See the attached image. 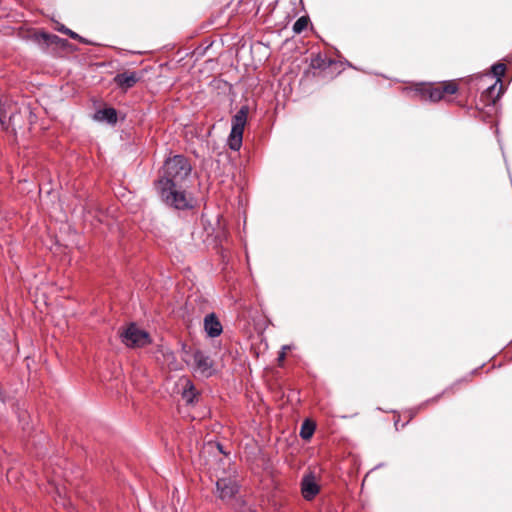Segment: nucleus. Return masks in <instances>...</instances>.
<instances>
[{
	"mask_svg": "<svg viewBox=\"0 0 512 512\" xmlns=\"http://www.w3.org/2000/svg\"><path fill=\"white\" fill-rule=\"evenodd\" d=\"M191 172V165L181 155H176L166 160L163 167V176L156 182V189L161 199L176 209L188 208L191 200L185 191L178 185L187 178Z\"/></svg>",
	"mask_w": 512,
	"mask_h": 512,
	"instance_id": "f257e3e1",
	"label": "nucleus"
},
{
	"mask_svg": "<svg viewBox=\"0 0 512 512\" xmlns=\"http://www.w3.org/2000/svg\"><path fill=\"white\" fill-rule=\"evenodd\" d=\"M180 385L183 388L182 398L187 404L193 403L194 399L197 397V393L191 381L187 378L180 379Z\"/></svg>",
	"mask_w": 512,
	"mask_h": 512,
	"instance_id": "9d476101",
	"label": "nucleus"
},
{
	"mask_svg": "<svg viewBox=\"0 0 512 512\" xmlns=\"http://www.w3.org/2000/svg\"><path fill=\"white\" fill-rule=\"evenodd\" d=\"M16 108H13L9 105L8 109L6 105H0V124L3 129L8 130L10 127V122L13 119Z\"/></svg>",
	"mask_w": 512,
	"mask_h": 512,
	"instance_id": "f8f14e48",
	"label": "nucleus"
},
{
	"mask_svg": "<svg viewBox=\"0 0 512 512\" xmlns=\"http://www.w3.org/2000/svg\"><path fill=\"white\" fill-rule=\"evenodd\" d=\"M217 492L221 499H231L238 491L236 482L230 478H221L217 481Z\"/></svg>",
	"mask_w": 512,
	"mask_h": 512,
	"instance_id": "423d86ee",
	"label": "nucleus"
},
{
	"mask_svg": "<svg viewBox=\"0 0 512 512\" xmlns=\"http://www.w3.org/2000/svg\"><path fill=\"white\" fill-rule=\"evenodd\" d=\"M183 360L193 368V371L201 377H209L213 373V362L200 350L186 349L183 347Z\"/></svg>",
	"mask_w": 512,
	"mask_h": 512,
	"instance_id": "7ed1b4c3",
	"label": "nucleus"
},
{
	"mask_svg": "<svg viewBox=\"0 0 512 512\" xmlns=\"http://www.w3.org/2000/svg\"><path fill=\"white\" fill-rule=\"evenodd\" d=\"M165 357H167V359H168V358L172 357V354H171V353H167V354L165 355Z\"/></svg>",
	"mask_w": 512,
	"mask_h": 512,
	"instance_id": "f3484780",
	"label": "nucleus"
},
{
	"mask_svg": "<svg viewBox=\"0 0 512 512\" xmlns=\"http://www.w3.org/2000/svg\"><path fill=\"white\" fill-rule=\"evenodd\" d=\"M139 80V77L135 72H124L117 74L114 78V82L124 90L133 87Z\"/></svg>",
	"mask_w": 512,
	"mask_h": 512,
	"instance_id": "1a4fd4ad",
	"label": "nucleus"
},
{
	"mask_svg": "<svg viewBox=\"0 0 512 512\" xmlns=\"http://www.w3.org/2000/svg\"><path fill=\"white\" fill-rule=\"evenodd\" d=\"M94 119L97 121H106L110 124H114L117 121V112L114 108L98 110L94 115Z\"/></svg>",
	"mask_w": 512,
	"mask_h": 512,
	"instance_id": "ddd939ff",
	"label": "nucleus"
},
{
	"mask_svg": "<svg viewBox=\"0 0 512 512\" xmlns=\"http://www.w3.org/2000/svg\"><path fill=\"white\" fill-rule=\"evenodd\" d=\"M59 30L65 33L66 35L70 36L72 39H80V36L77 33L73 32L68 28H65L64 26L59 28Z\"/></svg>",
	"mask_w": 512,
	"mask_h": 512,
	"instance_id": "dca6fc26",
	"label": "nucleus"
},
{
	"mask_svg": "<svg viewBox=\"0 0 512 512\" xmlns=\"http://www.w3.org/2000/svg\"><path fill=\"white\" fill-rule=\"evenodd\" d=\"M301 492L306 500L313 499L319 492V485L315 476L309 474L303 477L301 482Z\"/></svg>",
	"mask_w": 512,
	"mask_h": 512,
	"instance_id": "0eeeda50",
	"label": "nucleus"
},
{
	"mask_svg": "<svg viewBox=\"0 0 512 512\" xmlns=\"http://www.w3.org/2000/svg\"><path fill=\"white\" fill-rule=\"evenodd\" d=\"M204 329L209 337H217L222 333V325L215 314H208L204 318Z\"/></svg>",
	"mask_w": 512,
	"mask_h": 512,
	"instance_id": "6e6552de",
	"label": "nucleus"
},
{
	"mask_svg": "<svg viewBox=\"0 0 512 512\" xmlns=\"http://www.w3.org/2000/svg\"><path fill=\"white\" fill-rule=\"evenodd\" d=\"M506 67L504 64L498 63L492 66V73L496 77V81L493 85L488 87L486 91L482 94V97L490 98L491 94L494 92L495 87L498 83H501V77L504 75Z\"/></svg>",
	"mask_w": 512,
	"mask_h": 512,
	"instance_id": "9b49d317",
	"label": "nucleus"
},
{
	"mask_svg": "<svg viewBox=\"0 0 512 512\" xmlns=\"http://www.w3.org/2000/svg\"><path fill=\"white\" fill-rule=\"evenodd\" d=\"M248 112V107L242 106L232 119L231 132L228 138V145L232 150L237 151L241 148Z\"/></svg>",
	"mask_w": 512,
	"mask_h": 512,
	"instance_id": "20e7f679",
	"label": "nucleus"
},
{
	"mask_svg": "<svg viewBox=\"0 0 512 512\" xmlns=\"http://www.w3.org/2000/svg\"><path fill=\"white\" fill-rule=\"evenodd\" d=\"M120 337L122 342L130 348H141L151 342L148 332L133 323L121 332Z\"/></svg>",
	"mask_w": 512,
	"mask_h": 512,
	"instance_id": "39448f33",
	"label": "nucleus"
},
{
	"mask_svg": "<svg viewBox=\"0 0 512 512\" xmlns=\"http://www.w3.org/2000/svg\"><path fill=\"white\" fill-rule=\"evenodd\" d=\"M308 25V19L306 17H300L293 25V31L297 34L301 33L306 29Z\"/></svg>",
	"mask_w": 512,
	"mask_h": 512,
	"instance_id": "2eb2a0df",
	"label": "nucleus"
},
{
	"mask_svg": "<svg viewBox=\"0 0 512 512\" xmlns=\"http://www.w3.org/2000/svg\"><path fill=\"white\" fill-rule=\"evenodd\" d=\"M457 85L454 82H441L437 84H418L414 89H405L407 93L413 92L421 100L432 102L440 101L445 95H452L457 92Z\"/></svg>",
	"mask_w": 512,
	"mask_h": 512,
	"instance_id": "f03ea898",
	"label": "nucleus"
},
{
	"mask_svg": "<svg viewBox=\"0 0 512 512\" xmlns=\"http://www.w3.org/2000/svg\"><path fill=\"white\" fill-rule=\"evenodd\" d=\"M314 430L315 424L313 422L306 420L301 426L300 436L303 439L308 440L312 437Z\"/></svg>",
	"mask_w": 512,
	"mask_h": 512,
	"instance_id": "4468645a",
	"label": "nucleus"
}]
</instances>
